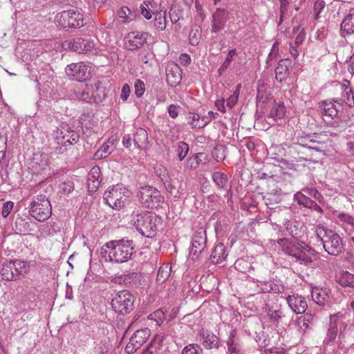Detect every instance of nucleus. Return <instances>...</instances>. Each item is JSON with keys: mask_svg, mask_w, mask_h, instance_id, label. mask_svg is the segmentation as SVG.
I'll list each match as a JSON object with an SVG mask.
<instances>
[{"mask_svg": "<svg viewBox=\"0 0 354 354\" xmlns=\"http://www.w3.org/2000/svg\"><path fill=\"white\" fill-rule=\"evenodd\" d=\"M160 218L154 213L142 212L136 214L131 223L140 234L146 237L151 238L156 234L158 223Z\"/></svg>", "mask_w": 354, "mask_h": 354, "instance_id": "2", "label": "nucleus"}, {"mask_svg": "<svg viewBox=\"0 0 354 354\" xmlns=\"http://www.w3.org/2000/svg\"><path fill=\"white\" fill-rule=\"evenodd\" d=\"M293 34H297L295 40V45L299 46L302 44L306 39V32L304 28H301L300 26L293 27Z\"/></svg>", "mask_w": 354, "mask_h": 354, "instance_id": "42", "label": "nucleus"}, {"mask_svg": "<svg viewBox=\"0 0 354 354\" xmlns=\"http://www.w3.org/2000/svg\"><path fill=\"white\" fill-rule=\"evenodd\" d=\"M286 299L290 308L297 314L304 313L307 308L306 300L301 296L289 295Z\"/></svg>", "mask_w": 354, "mask_h": 354, "instance_id": "16", "label": "nucleus"}, {"mask_svg": "<svg viewBox=\"0 0 354 354\" xmlns=\"http://www.w3.org/2000/svg\"><path fill=\"white\" fill-rule=\"evenodd\" d=\"M13 207L14 203L12 201H7L6 203H5L2 207V216L4 218L7 217L8 214L10 213L11 210L12 209Z\"/></svg>", "mask_w": 354, "mask_h": 354, "instance_id": "57", "label": "nucleus"}, {"mask_svg": "<svg viewBox=\"0 0 354 354\" xmlns=\"http://www.w3.org/2000/svg\"><path fill=\"white\" fill-rule=\"evenodd\" d=\"M149 318L151 320H154L158 325H160L165 320V313L162 310L159 309L149 315Z\"/></svg>", "mask_w": 354, "mask_h": 354, "instance_id": "47", "label": "nucleus"}, {"mask_svg": "<svg viewBox=\"0 0 354 354\" xmlns=\"http://www.w3.org/2000/svg\"><path fill=\"white\" fill-rule=\"evenodd\" d=\"M1 275L2 279L6 281H16L18 279L12 265V261L3 263Z\"/></svg>", "mask_w": 354, "mask_h": 354, "instance_id": "23", "label": "nucleus"}, {"mask_svg": "<svg viewBox=\"0 0 354 354\" xmlns=\"http://www.w3.org/2000/svg\"><path fill=\"white\" fill-rule=\"evenodd\" d=\"M130 92H131L130 86L127 84H124L122 88V91H121V93H120V98L123 101H126L127 100L128 97L129 96Z\"/></svg>", "mask_w": 354, "mask_h": 354, "instance_id": "59", "label": "nucleus"}, {"mask_svg": "<svg viewBox=\"0 0 354 354\" xmlns=\"http://www.w3.org/2000/svg\"><path fill=\"white\" fill-rule=\"evenodd\" d=\"M110 147H111V145H110V142H106V143H104L100 149H98L95 153V158H104L106 157H107L110 153H111V151H110Z\"/></svg>", "mask_w": 354, "mask_h": 354, "instance_id": "44", "label": "nucleus"}, {"mask_svg": "<svg viewBox=\"0 0 354 354\" xmlns=\"http://www.w3.org/2000/svg\"><path fill=\"white\" fill-rule=\"evenodd\" d=\"M32 163L38 165V169H44L49 163L48 156L44 153H35L32 158Z\"/></svg>", "mask_w": 354, "mask_h": 354, "instance_id": "31", "label": "nucleus"}, {"mask_svg": "<svg viewBox=\"0 0 354 354\" xmlns=\"http://www.w3.org/2000/svg\"><path fill=\"white\" fill-rule=\"evenodd\" d=\"M341 30L346 34L354 33V14H348L341 24Z\"/></svg>", "mask_w": 354, "mask_h": 354, "instance_id": "30", "label": "nucleus"}, {"mask_svg": "<svg viewBox=\"0 0 354 354\" xmlns=\"http://www.w3.org/2000/svg\"><path fill=\"white\" fill-rule=\"evenodd\" d=\"M134 297L128 290L118 292L111 301V306L115 312L127 314L133 309Z\"/></svg>", "mask_w": 354, "mask_h": 354, "instance_id": "6", "label": "nucleus"}, {"mask_svg": "<svg viewBox=\"0 0 354 354\" xmlns=\"http://www.w3.org/2000/svg\"><path fill=\"white\" fill-rule=\"evenodd\" d=\"M141 277L139 272H132L124 274L126 286H137Z\"/></svg>", "mask_w": 354, "mask_h": 354, "instance_id": "39", "label": "nucleus"}, {"mask_svg": "<svg viewBox=\"0 0 354 354\" xmlns=\"http://www.w3.org/2000/svg\"><path fill=\"white\" fill-rule=\"evenodd\" d=\"M319 107L322 109V114L325 116L330 117L332 115V111L330 104L326 102H322L319 104Z\"/></svg>", "mask_w": 354, "mask_h": 354, "instance_id": "58", "label": "nucleus"}, {"mask_svg": "<svg viewBox=\"0 0 354 354\" xmlns=\"http://www.w3.org/2000/svg\"><path fill=\"white\" fill-rule=\"evenodd\" d=\"M202 350L194 344H189L185 346L183 351V354H201Z\"/></svg>", "mask_w": 354, "mask_h": 354, "instance_id": "54", "label": "nucleus"}, {"mask_svg": "<svg viewBox=\"0 0 354 354\" xmlns=\"http://www.w3.org/2000/svg\"><path fill=\"white\" fill-rule=\"evenodd\" d=\"M280 3V19L282 20L286 17L288 12L289 1L288 0H279Z\"/></svg>", "mask_w": 354, "mask_h": 354, "instance_id": "52", "label": "nucleus"}, {"mask_svg": "<svg viewBox=\"0 0 354 354\" xmlns=\"http://www.w3.org/2000/svg\"><path fill=\"white\" fill-rule=\"evenodd\" d=\"M61 192L64 194H68L73 190L71 183H64L60 185Z\"/></svg>", "mask_w": 354, "mask_h": 354, "instance_id": "61", "label": "nucleus"}, {"mask_svg": "<svg viewBox=\"0 0 354 354\" xmlns=\"http://www.w3.org/2000/svg\"><path fill=\"white\" fill-rule=\"evenodd\" d=\"M203 153L195 154L188 158L186 162V169L188 170H194L198 167L201 162V156Z\"/></svg>", "mask_w": 354, "mask_h": 354, "instance_id": "40", "label": "nucleus"}, {"mask_svg": "<svg viewBox=\"0 0 354 354\" xmlns=\"http://www.w3.org/2000/svg\"><path fill=\"white\" fill-rule=\"evenodd\" d=\"M189 145L185 142H179L177 145L176 152L180 161L185 159L189 152Z\"/></svg>", "mask_w": 354, "mask_h": 354, "instance_id": "43", "label": "nucleus"}, {"mask_svg": "<svg viewBox=\"0 0 354 354\" xmlns=\"http://www.w3.org/2000/svg\"><path fill=\"white\" fill-rule=\"evenodd\" d=\"M286 113V107L283 102H275L270 109L268 115L269 118H272L274 120L282 119Z\"/></svg>", "mask_w": 354, "mask_h": 354, "instance_id": "24", "label": "nucleus"}, {"mask_svg": "<svg viewBox=\"0 0 354 354\" xmlns=\"http://www.w3.org/2000/svg\"><path fill=\"white\" fill-rule=\"evenodd\" d=\"M266 205L270 209H272L274 205L281 201V196L279 192H268L263 196Z\"/></svg>", "mask_w": 354, "mask_h": 354, "instance_id": "33", "label": "nucleus"}, {"mask_svg": "<svg viewBox=\"0 0 354 354\" xmlns=\"http://www.w3.org/2000/svg\"><path fill=\"white\" fill-rule=\"evenodd\" d=\"M335 264L342 268H348L354 265V257L350 252H346L343 259L336 260Z\"/></svg>", "mask_w": 354, "mask_h": 354, "instance_id": "37", "label": "nucleus"}, {"mask_svg": "<svg viewBox=\"0 0 354 354\" xmlns=\"http://www.w3.org/2000/svg\"><path fill=\"white\" fill-rule=\"evenodd\" d=\"M60 136L56 137L57 142L59 145L67 147L76 143L79 140V134L75 131L68 129L65 133L61 131Z\"/></svg>", "mask_w": 354, "mask_h": 354, "instance_id": "18", "label": "nucleus"}, {"mask_svg": "<svg viewBox=\"0 0 354 354\" xmlns=\"http://www.w3.org/2000/svg\"><path fill=\"white\" fill-rule=\"evenodd\" d=\"M180 109L179 106H176L175 104H171L168 108V113L171 118H176L178 115V109Z\"/></svg>", "mask_w": 354, "mask_h": 354, "instance_id": "60", "label": "nucleus"}, {"mask_svg": "<svg viewBox=\"0 0 354 354\" xmlns=\"http://www.w3.org/2000/svg\"><path fill=\"white\" fill-rule=\"evenodd\" d=\"M133 250V241L122 239L106 243L101 248L100 254L106 262L119 263L131 259Z\"/></svg>", "mask_w": 354, "mask_h": 354, "instance_id": "1", "label": "nucleus"}, {"mask_svg": "<svg viewBox=\"0 0 354 354\" xmlns=\"http://www.w3.org/2000/svg\"><path fill=\"white\" fill-rule=\"evenodd\" d=\"M132 13L127 6L122 7L118 11V17L122 23H127L131 20Z\"/></svg>", "mask_w": 354, "mask_h": 354, "instance_id": "45", "label": "nucleus"}, {"mask_svg": "<svg viewBox=\"0 0 354 354\" xmlns=\"http://www.w3.org/2000/svg\"><path fill=\"white\" fill-rule=\"evenodd\" d=\"M171 270V268L169 264H163L159 268L156 279L158 285H161L167 281L170 275Z\"/></svg>", "mask_w": 354, "mask_h": 354, "instance_id": "28", "label": "nucleus"}, {"mask_svg": "<svg viewBox=\"0 0 354 354\" xmlns=\"http://www.w3.org/2000/svg\"><path fill=\"white\" fill-rule=\"evenodd\" d=\"M294 198L298 203V204L304 206L306 202H308L309 197H308L303 192H297L295 194Z\"/></svg>", "mask_w": 354, "mask_h": 354, "instance_id": "56", "label": "nucleus"}, {"mask_svg": "<svg viewBox=\"0 0 354 354\" xmlns=\"http://www.w3.org/2000/svg\"><path fill=\"white\" fill-rule=\"evenodd\" d=\"M206 244V234L201 229L197 230L192 237V244L189 256L192 259H198Z\"/></svg>", "mask_w": 354, "mask_h": 354, "instance_id": "13", "label": "nucleus"}, {"mask_svg": "<svg viewBox=\"0 0 354 354\" xmlns=\"http://www.w3.org/2000/svg\"><path fill=\"white\" fill-rule=\"evenodd\" d=\"M213 156L217 162L224 160L225 158L224 147L222 145L217 146L213 151Z\"/></svg>", "mask_w": 354, "mask_h": 354, "instance_id": "48", "label": "nucleus"}, {"mask_svg": "<svg viewBox=\"0 0 354 354\" xmlns=\"http://www.w3.org/2000/svg\"><path fill=\"white\" fill-rule=\"evenodd\" d=\"M350 46L348 44H344L339 46L336 51L337 61L342 63H346L350 61L351 57V49Z\"/></svg>", "mask_w": 354, "mask_h": 354, "instance_id": "25", "label": "nucleus"}, {"mask_svg": "<svg viewBox=\"0 0 354 354\" xmlns=\"http://www.w3.org/2000/svg\"><path fill=\"white\" fill-rule=\"evenodd\" d=\"M201 37V28L199 26H194L192 28L189 35V40L190 44L192 46H196L198 44Z\"/></svg>", "mask_w": 354, "mask_h": 354, "instance_id": "38", "label": "nucleus"}, {"mask_svg": "<svg viewBox=\"0 0 354 354\" xmlns=\"http://www.w3.org/2000/svg\"><path fill=\"white\" fill-rule=\"evenodd\" d=\"M343 239L337 234H333V256H338L344 250Z\"/></svg>", "mask_w": 354, "mask_h": 354, "instance_id": "41", "label": "nucleus"}, {"mask_svg": "<svg viewBox=\"0 0 354 354\" xmlns=\"http://www.w3.org/2000/svg\"><path fill=\"white\" fill-rule=\"evenodd\" d=\"M304 207L315 209L319 212H322V208L313 201H312L310 198L308 200V202L305 204Z\"/></svg>", "mask_w": 354, "mask_h": 354, "instance_id": "63", "label": "nucleus"}, {"mask_svg": "<svg viewBox=\"0 0 354 354\" xmlns=\"http://www.w3.org/2000/svg\"><path fill=\"white\" fill-rule=\"evenodd\" d=\"M337 281L342 286L354 287V274L342 269L336 276Z\"/></svg>", "mask_w": 354, "mask_h": 354, "instance_id": "26", "label": "nucleus"}, {"mask_svg": "<svg viewBox=\"0 0 354 354\" xmlns=\"http://www.w3.org/2000/svg\"><path fill=\"white\" fill-rule=\"evenodd\" d=\"M54 22L62 28H79L84 25V19L79 10L70 9L58 12L55 17Z\"/></svg>", "mask_w": 354, "mask_h": 354, "instance_id": "4", "label": "nucleus"}, {"mask_svg": "<svg viewBox=\"0 0 354 354\" xmlns=\"http://www.w3.org/2000/svg\"><path fill=\"white\" fill-rule=\"evenodd\" d=\"M29 212L30 216L37 221H45L52 214L50 201L44 195L37 196L33 198Z\"/></svg>", "mask_w": 354, "mask_h": 354, "instance_id": "5", "label": "nucleus"}, {"mask_svg": "<svg viewBox=\"0 0 354 354\" xmlns=\"http://www.w3.org/2000/svg\"><path fill=\"white\" fill-rule=\"evenodd\" d=\"M279 244L282 247L283 250L290 256L294 257L297 260L308 264L312 262L311 257L306 254L303 250L297 248L295 244L290 242L286 239H281L278 241Z\"/></svg>", "mask_w": 354, "mask_h": 354, "instance_id": "10", "label": "nucleus"}, {"mask_svg": "<svg viewBox=\"0 0 354 354\" xmlns=\"http://www.w3.org/2000/svg\"><path fill=\"white\" fill-rule=\"evenodd\" d=\"M134 145L138 149H144L148 144V133L143 128L137 129L133 134Z\"/></svg>", "mask_w": 354, "mask_h": 354, "instance_id": "22", "label": "nucleus"}, {"mask_svg": "<svg viewBox=\"0 0 354 354\" xmlns=\"http://www.w3.org/2000/svg\"><path fill=\"white\" fill-rule=\"evenodd\" d=\"M200 341L203 347L207 349L217 348L219 345L218 338L209 330L203 328L200 333Z\"/></svg>", "mask_w": 354, "mask_h": 354, "instance_id": "17", "label": "nucleus"}, {"mask_svg": "<svg viewBox=\"0 0 354 354\" xmlns=\"http://www.w3.org/2000/svg\"><path fill=\"white\" fill-rule=\"evenodd\" d=\"M148 34L147 32L132 31L127 35L124 39V47L129 50L140 48L147 41Z\"/></svg>", "mask_w": 354, "mask_h": 354, "instance_id": "11", "label": "nucleus"}, {"mask_svg": "<svg viewBox=\"0 0 354 354\" xmlns=\"http://www.w3.org/2000/svg\"><path fill=\"white\" fill-rule=\"evenodd\" d=\"M98 87L92 84H80L78 87L74 89V93L77 99L88 103L96 102L97 97Z\"/></svg>", "mask_w": 354, "mask_h": 354, "instance_id": "9", "label": "nucleus"}, {"mask_svg": "<svg viewBox=\"0 0 354 354\" xmlns=\"http://www.w3.org/2000/svg\"><path fill=\"white\" fill-rule=\"evenodd\" d=\"M226 257L225 246L223 243L217 244L212 252L211 258L215 263L222 262Z\"/></svg>", "mask_w": 354, "mask_h": 354, "instance_id": "29", "label": "nucleus"}, {"mask_svg": "<svg viewBox=\"0 0 354 354\" xmlns=\"http://www.w3.org/2000/svg\"><path fill=\"white\" fill-rule=\"evenodd\" d=\"M131 192L122 185H116L109 187L104 194L105 203L115 209H120L124 207Z\"/></svg>", "mask_w": 354, "mask_h": 354, "instance_id": "3", "label": "nucleus"}, {"mask_svg": "<svg viewBox=\"0 0 354 354\" xmlns=\"http://www.w3.org/2000/svg\"><path fill=\"white\" fill-rule=\"evenodd\" d=\"M12 265L14 266L15 271L17 273V277H19V275L26 274L30 271L29 263L26 261L15 260L12 261Z\"/></svg>", "mask_w": 354, "mask_h": 354, "instance_id": "35", "label": "nucleus"}, {"mask_svg": "<svg viewBox=\"0 0 354 354\" xmlns=\"http://www.w3.org/2000/svg\"><path fill=\"white\" fill-rule=\"evenodd\" d=\"M154 26L158 30H164L167 25V9L161 8L158 12H155Z\"/></svg>", "mask_w": 354, "mask_h": 354, "instance_id": "27", "label": "nucleus"}, {"mask_svg": "<svg viewBox=\"0 0 354 354\" xmlns=\"http://www.w3.org/2000/svg\"><path fill=\"white\" fill-rule=\"evenodd\" d=\"M167 82L171 86L178 85L182 80L181 70L176 64H170L166 68Z\"/></svg>", "mask_w": 354, "mask_h": 354, "instance_id": "15", "label": "nucleus"}, {"mask_svg": "<svg viewBox=\"0 0 354 354\" xmlns=\"http://www.w3.org/2000/svg\"><path fill=\"white\" fill-rule=\"evenodd\" d=\"M291 66V62L288 59H281L278 63L275 69V78L279 82H281L286 78V75L289 73V68Z\"/></svg>", "mask_w": 354, "mask_h": 354, "instance_id": "21", "label": "nucleus"}, {"mask_svg": "<svg viewBox=\"0 0 354 354\" xmlns=\"http://www.w3.org/2000/svg\"><path fill=\"white\" fill-rule=\"evenodd\" d=\"M247 263L243 260V259H238L235 261L234 263V266H235V268L241 272H244L245 271L243 270L244 269V265H246Z\"/></svg>", "mask_w": 354, "mask_h": 354, "instance_id": "64", "label": "nucleus"}, {"mask_svg": "<svg viewBox=\"0 0 354 354\" xmlns=\"http://www.w3.org/2000/svg\"><path fill=\"white\" fill-rule=\"evenodd\" d=\"M149 336V330L148 328L136 331L125 347L126 353L132 354L136 352L147 341Z\"/></svg>", "mask_w": 354, "mask_h": 354, "instance_id": "12", "label": "nucleus"}, {"mask_svg": "<svg viewBox=\"0 0 354 354\" xmlns=\"http://www.w3.org/2000/svg\"><path fill=\"white\" fill-rule=\"evenodd\" d=\"M313 319V315L310 313H306L298 317L297 325L301 332L304 333L309 328Z\"/></svg>", "mask_w": 354, "mask_h": 354, "instance_id": "34", "label": "nucleus"}, {"mask_svg": "<svg viewBox=\"0 0 354 354\" xmlns=\"http://www.w3.org/2000/svg\"><path fill=\"white\" fill-rule=\"evenodd\" d=\"M135 94L137 97H141L145 91V83L141 80H136L134 83Z\"/></svg>", "mask_w": 354, "mask_h": 354, "instance_id": "50", "label": "nucleus"}, {"mask_svg": "<svg viewBox=\"0 0 354 354\" xmlns=\"http://www.w3.org/2000/svg\"><path fill=\"white\" fill-rule=\"evenodd\" d=\"M150 3L147 1L143 2L140 5V12L142 15L147 19H150L152 17L151 13V8L149 7Z\"/></svg>", "mask_w": 354, "mask_h": 354, "instance_id": "49", "label": "nucleus"}, {"mask_svg": "<svg viewBox=\"0 0 354 354\" xmlns=\"http://www.w3.org/2000/svg\"><path fill=\"white\" fill-rule=\"evenodd\" d=\"M241 84H238L236 87V90L234 91V92L233 93V94L232 95H230L227 100V106L232 109L234 106V105L236 104L237 102V100H238V98H239V92H240V89H241Z\"/></svg>", "mask_w": 354, "mask_h": 354, "instance_id": "46", "label": "nucleus"}, {"mask_svg": "<svg viewBox=\"0 0 354 354\" xmlns=\"http://www.w3.org/2000/svg\"><path fill=\"white\" fill-rule=\"evenodd\" d=\"M325 8V3L322 0H317L314 3V13L315 19L319 18V15L324 10Z\"/></svg>", "mask_w": 354, "mask_h": 354, "instance_id": "53", "label": "nucleus"}, {"mask_svg": "<svg viewBox=\"0 0 354 354\" xmlns=\"http://www.w3.org/2000/svg\"><path fill=\"white\" fill-rule=\"evenodd\" d=\"M138 196L141 204L147 208L157 207L162 198L160 192L156 188L151 186L141 187Z\"/></svg>", "mask_w": 354, "mask_h": 354, "instance_id": "7", "label": "nucleus"}, {"mask_svg": "<svg viewBox=\"0 0 354 354\" xmlns=\"http://www.w3.org/2000/svg\"><path fill=\"white\" fill-rule=\"evenodd\" d=\"M312 299L317 304L320 306H324L328 301V297L326 296L325 292L318 288L313 289Z\"/></svg>", "mask_w": 354, "mask_h": 354, "instance_id": "36", "label": "nucleus"}, {"mask_svg": "<svg viewBox=\"0 0 354 354\" xmlns=\"http://www.w3.org/2000/svg\"><path fill=\"white\" fill-rule=\"evenodd\" d=\"M302 192L306 196L309 195L310 196H313L315 198H318L320 195L317 190L314 188H304L302 189Z\"/></svg>", "mask_w": 354, "mask_h": 354, "instance_id": "62", "label": "nucleus"}, {"mask_svg": "<svg viewBox=\"0 0 354 354\" xmlns=\"http://www.w3.org/2000/svg\"><path fill=\"white\" fill-rule=\"evenodd\" d=\"M212 17V31L213 32H218L225 27L227 21L225 10L221 8L216 9Z\"/></svg>", "mask_w": 354, "mask_h": 354, "instance_id": "19", "label": "nucleus"}, {"mask_svg": "<svg viewBox=\"0 0 354 354\" xmlns=\"http://www.w3.org/2000/svg\"><path fill=\"white\" fill-rule=\"evenodd\" d=\"M69 48L78 53H86L94 48V43L83 38H76L66 42Z\"/></svg>", "mask_w": 354, "mask_h": 354, "instance_id": "14", "label": "nucleus"}, {"mask_svg": "<svg viewBox=\"0 0 354 354\" xmlns=\"http://www.w3.org/2000/svg\"><path fill=\"white\" fill-rule=\"evenodd\" d=\"M91 68L83 62L72 63L66 68V73L71 79L84 82L91 77Z\"/></svg>", "mask_w": 354, "mask_h": 354, "instance_id": "8", "label": "nucleus"}, {"mask_svg": "<svg viewBox=\"0 0 354 354\" xmlns=\"http://www.w3.org/2000/svg\"><path fill=\"white\" fill-rule=\"evenodd\" d=\"M187 123L192 128H203L209 122L210 119L205 116H200L198 113L189 112L186 116Z\"/></svg>", "mask_w": 354, "mask_h": 354, "instance_id": "20", "label": "nucleus"}, {"mask_svg": "<svg viewBox=\"0 0 354 354\" xmlns=\"http://www.w3.org/2000/svg\"><path fill=\"white\" fill-rule=\"evenodd\" d=\"M266 310L268 312V316L269 317L270 319L272 322H276L281 317V312L280 310H272L270 308H268V304H266Z\"/></svg>", "mask_w": 354, "mask_h": 354, "instance_id": "51", "label": "nucleus"}, {"mask_svg": "<svg viewBox=\"0 0 354 354\" xmlns=\"http://www.w3.org/2000/svg\"><path fill=\"white\" fill-rule=\"evenodd\" d=\"M147 2L150 3L149 7L151 8V10L153 15L155 12H158L161 8H166L162 6V0H151Z\"/></svg>", "mask_w": 354, "mask_h": 354, "instance_id": "55", "label": "nucleus"}, {"mask_svg": "<svg viewBox=\"0 0 354 354\" xmlns=\"http://www.w3.org/2000/svg\"><path fill=\"white\" fill-rule=\"evenodd\" d=\"M212 179L218 188L227 189L228 186V179L226 174L220 171L214 172L212 174Z\"/></svg>", "mask_w": 354, "mask_h": 354, "instance_id": "32", "label": "nucleus"}]
</instances>
